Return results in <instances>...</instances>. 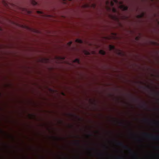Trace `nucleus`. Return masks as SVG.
<instances>
[{
    "mask_svg": "<svg viewBox=\"0 0 159 159\" xmlns=\"http://www.w3.org/2000/svg\"><path fill=\"white\" fill-rule=\"evenodd\" d=\"M38 12H39V13H40V14L42 13V12L41 11H38Z\"/></svg>",
    "mask_w": 159,
    "mask_h": 159,
    "instance_id": "nucleus-15",
    "label": "nucleus"
},
{
    "mask_svg": "<svg viewBox=\"0 0 159 159\" xmlns=\"http://www.w3.org/2000/svg\"><path fill=\"white\" fill-rule=\"evenodd\" d=\"M74 62H76L77 63L80 64V60L79 59L77 58L75 59L74 61Z\"/></svg>",
    "mask_w": 159,
    "mask_h": 159,
    "instance_id": "nucleus-5",
    "label": "nucleus"
},
{
    "mask_svg": "<svg viewBox=\"0 0 159 159\" xmlns=\"http://www.w3.org/2000/svg\"><path fill=\"white\" fill-rule=\"evenodd\" d=\"M157 124H159V123H158V122H157Z\"/></svg>",
    "mask_w": 159,
    "mask_h": 159,
    "instance_id": "nucleus-18",
    "label": "nucleus"
},
{
    "mask_svg": "<svg viewBox=\"0 0 159 159\" xmlns=\"http://www.w3.org/2000/svg\"><path fill=\"white\" fill-rule=\"evenodd\" d=\"M116 144L117 145L121 146L124 149H128L129 152H132L131 149L129 148L127 146L124 145L123 143L120 142H117Z\"/></svg>",
    "mask_w": 159,
    "mask_h": 159,
    "instance_id": "nucleus-2",
    "label": "nucleus"
},
{
    "mask_svg": "<svg viewBox=\"0 0 159 159\" xmlns=\"http://www.w3.org/2000/svg\"><path fill=\"white\" fill-rule=\"evenodd\" d=\"M146 106L145 104H144L142 106H141V107H144V106Z\"/></svg>",
    "mask_w": 159,
    "mask_h": 159,
    "instance_id": "nucleus-14",
    "label": "nucleus"
},
{
    "mask_svg": "<svg viewBox=\"0 0 159 159\" xmlns=\"http://www.w3.org/2000/svg\"><path fill=\"white\" fill-rule=\"evenodd\" d=\"M37 3L36 2H34V4L35 5V4H36Z\"/></svg>",
    "mask_w": 159,
    "mask_h": 159,
    "instance_id": "nucleus-17",
    "label": "nucleus"
},
{
    "mask_svg": "<svg viewBox=\"0 0 159 159\" xmlns=\"http://www.w3.org/2000/svg\"><path fill=\"white\" fill-rule=\"evenodd\" d=\"M110 47L111 49H113L114 48V46H112L111 45H110Z\"/></svg>",
    "mask_w": 159,
    "mask_h": 159,
    "instance_id": "nucleus-10",
    "label": "nucleus"
},
{
    "mask_svg": "<svg viewBox=\"0 0 159 159\" xmlns=\"http://www.w3.org/2000/svg\"><path fill=\"white\" fill-rule=\"evenodd\" d=\"M76 41L78 42L79 43H82V41L81 40H79L77 39L76 40Z\"/></svg>",
    "mask_w": 159,
    "mask_h": 159,
    "instance_id": "nucleus-6",
    "label": "nucleus"
},
{
    "mask_svg": "<svg viewBox=\"0 0 159 159\" xmlns=\"http://www.w3.org/2000/svg\"><path fill=\"white\" fill-rule=\"evenodd\" d=\"M144 121H149V120H148V119H145L144 120Z\"/></svg>",
    "mask_w": 159,
    "mask_h": 159,
    "instance_id": "nucleus-11",
    "label": "nucleus"
},
{
    "mask_svg": "<svg viewBox=\"0 0 159 159\" xmlns=\"http://www.w3.org/2000/svg\"><path fill=\"white\" fill-rule=\"evenodd\" d=\"M115 1L116 2H117V0H115Z\"/></svg>",
    "mask_w": 159,
    "mask_h": 159,
    "instance_id": "nucleus-16",
    "label": "nucleus"
},
{
    "mask_svg": "<svg viewBox=\"0 0 159 159\" xmlns=\"http://www.w3.org/2000/svg\"><path fill=\"white\" fill-rule=\"evenodd\" d=\"M91 135H89V136H90Z\"/></svg>",
    "mask_w": 159,
    "mask_h": 159,
    "instance_id": "nucleus-19",
    "label": "nucleus"
},
{
    "mask_svg": "<svg viewBox=\"0 0 159 159\" xmlns=\"http://www.w3.org/2000/svg\"><path fill=\"white\" fill-rule=\"evenodd\" d=\"M143 134L144 136L147 137L151 139L155 140H159V136H153L147 133H144Z\"/></svg>",
    "mask_w": 159,
    "mask_h": 159,
    "instance_id": "nucleus-1",
    "label": "nucleus"
},
{
    "mask_svg": "<svg viewBox=\"0 0 159 159\" xmlns=\"http://www.w3.org/2000/svg\"><path fill=\"white\" fill-rule=\"evenodd\" d=\"M119 124L120 125H121L123 124V123L122 122L117 121Z\"/></svg>",
    "mask_w": 159,
    "mask_h": 159,
    "instance_id": "nucleus-7",
    "label": "nucleus"
},
{
    "mask_svg": "<svg viewBox=\"0 0 159 159\" xmlns=\"http://www.w3.org/2000/svg\"><path fill=\"white\" fill-rule=\"evenodd\" d=\"M120 8L124 11H126L128 9L127 7L122 5L120 6Z\"/></svg>",
    "mask_w": 159,
    "mask_h": 159,
    "instance_id": "nucleus-3",
    "label": "nucleus"
},
{
    "mask_svg": "<svg viewBox=\"0 0 159 159\" xmlns=\"http://www.w3.org/2000/svg\"><path fill=\"white\" fill-rule=\"evenodd\" d=\"M111 4L112 6H113L114 5V3L112 2H111Z\"/></svg>",
    "mask_w": 159,
    "mask_h": 159,
    "instance_id": "nucleus-13",
    "label": "nucleus"
},
{
    "mask_svg": "<svg viewBox=\"0 0 159 159\" xmlns=\"http://www.w3.org/2000/svg\"><path fill=\"white\" fill-rule=\"evenodd\" d=\"M99 53L100 54L102 55H105L106 54V52L104 50H101L99 51Z\"/></svg>",
    "mask_w": 159,
    "mask_h": 159,
    "instance_id": "nucleus-4",
    "label": "nucleus"
},
{
    "mask_svg": "<svg viewBox=\"0 0 159 159\" xmlns=\"http://www.w3.org/2000/svg\"><path fill=\"white\" fill-rule=\"evenodd\" d=\"M113 11L114 12H116V10L115 8H113Z\"/></svg>",
    "mask_w": 159,
    "mask_h": 159,
    "instance_id": "nucleus-8",
    "label": "nucleus"
},
{
    "mask_svg": "<svg viewBox=\"0 0 159 159\" xmlns=\"http://www.w3.org/2000/svg\"><path fill=\"white\" fill-rule=\"evenodd\" d=\"M76 143L79 146L80 145V142L79 140H77V142H76Z\"/></svg>",
    "mask_w": 159,
    "mask_h": 159,
    "instance_id": "nucleus-9",
    "label": "nucleus"
},
{
    "mask_svg": "<svg viewBox=\"0 0 159 159\" xmlns=\"http://www.w3.org/2000/svg\"><path fill=\"white\" fill-rule=\"evenodd\" d=\"M72 44V42H70L68 43L69 45H70Z\"/></svg>",
    "mask_w": 159,
    "mask_h": 159,
    "instance_id": "nucleus-12",
    "label": "nucleus"
}]
</instances>
